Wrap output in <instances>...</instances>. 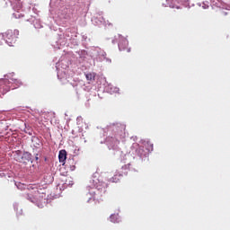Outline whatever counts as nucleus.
<instances>
[{"label": "nucleus", "instance_id": "obj_1", "mask_svg": "<svg viewBox=\"0 0 230 230\" xmlns=\"http://www.w3.org/2000/svg\"><path fill=\"white\" fill-rule=\"evenodd\" d=\"M22 83L17 79H2L0 80V89H2V93L6 94L11 89H17V87H21Z\"/></svg>", "mask_w": 230, "mask_h": 230}, {"label": "nucleus", "instance_id": "obj_6", "mask_svg": "<svg viewBox=\"0 0 230 230\" xmlns=\"http://www.w3.org/2000/svg\"><path fill=\"white\" fill-rule=\"evenodd\" d=\"M119 177H121V174H115L110 179V182H119Z\"/></svg>", "mask_w": 230, "mask_h": 230}, {"label": "nucleus", "instance_id": "obj_3", "mask_svg": "<svg viewBox=\"0 0 230 230\" xmlns=\"http://www.w3.org/2000/svg\"><path fill=\"white\" fill-rule=\"evenodd\" d=\"M119 51H127V53H130V48H128V40H127V39L119 42Z\"/></svg>", "mask_w": 230, "mask_h": 230}, {"label": "nucleus", "instance_id": "obj_10", "mask_svg": "<svg viewBox=\"0 0 230 230\" xmlns=\"http://www.w3.org/2000/svg\"><path fill=\"white\" fill-rule=\"evenodd\" d=\"M72 170H75V166H73V169Z\"/></svg>", "mask_w": 230, "mask_h": 230}, {"label": "nucleus", "instance_id": "obj_8", "mask_svg": "<svg viewBox=\"0 0 230 230\" xmlns=\"http://www.w3.org/2000/svg\"><path fill=\"white\" fill-rule=\"evenodd\" d=\"M28 200H31V202H35V198H33V195L27 194Z\"/></svg>", "mask_w": 230, "mask_h": 230}, {"label": "nucleus", "instance_id": "obj_2", "mask_svg": "<svg viewBox=\"0 0 230 230\" xmlns=\"http://www.w3.org/2000/svg\"><path fill=\"white\" fill-rule=\"evenodd\" d=\"M4 37L7 44H12L13 42H15V40L17 39V37L15 36V33L12 30L7 31L4 33Z\"/></svg>", "mask_w": 230, "mask_h": 230}, {"label": "nucleus", "instance_id": "obj_9", "mask_svg": "<svg viewBox=\"0 0 230 230\" xmlns=\"http://www.w3.org/2000/svg\"><path fill=\"white\" fill-rule=\"evenodd\" d=\"M86 79L87 80H93V78H94V76L93 75V74L89 73V74H86Z\"/></svg>", "mask_w": 230, "mask_h": 230}, {"label": "nucleus", "instance_id": "obj_5", "mask_svg": "<svg viewBox=\"0 0 230 230\" xmlns=\"http://www.w3.org/2000/svg\"><path fill=\"white\" fill-rule=\"evenodd\" d=\"M22 161H23V163H30V161H31V154L25 152L22 155Z\"/></svg>", "mask_w": 230, "mask_h": 230}, {"label": "nucleus", "instance_id": "obj_7", "mask_svg": "<svg viewBox=\"0 0 230 230\" xmlns=\"http://www.w3.org/2000/svg\"><path fill=\"white\" fill-rule=\"evenodd\" d=\"M110 220H111V222H113V224H116V222H118V215L112 214L110 217Z\"/></svg>", "mask_w": 230, "mask_h": 230}, {"label": "nucleus", "instance_id": "obj_4", "mask_svg": "<svg viewBox=\"0 0 230 230\" xmlns=\"http://www.w3.org/2000/svg\"><path fill=\"white\" fill-rule=\"evenodd\" d=\"M58 159L59 163H65L67 159V152L66 150L59 151Z\"/></svg>", "mask_w": 230, "mask_h": 230}]
</instances>
